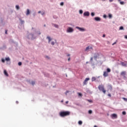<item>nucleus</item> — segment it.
<instances>
[{
	"label": "nucleus",
	"mask_w": 127,
	"mask_h": 127,
	"mask_svg": "<svg viewBox=\"0 0 127 127\" xmlns=\"http://www.w3.org/2000/svg\"><path fill=\"white\" fill-rule=\"evenodd\" d=\"M121 65H122V66H127V64H126V63H124V62H122V63H121Z\"/></svg>",
	"instance_id": "14"
},
{
	"label": "nucleus",
	"mask_w": 127,
	"mask_h": 127,
	"mask_svg": "<svg viewBox=\"0 0 127 127\" xmlns=\"http://www.w3.org/2000/svg\"><path fill=\"white\" fill-rule=\"evenodd\" d=\"M16 8L17 10H18V9H19V6L18 5H16Z\"/></svg>",
	"instance_id": "18"
},
{
	"label": "nucleus",
	"mask_w": 127,
	"mask_h": 127,
	"mask_svg": "<svg viewBox=\"0 0 127 127\" xmlns=\"http://www.w3.org/2000/svg\"><path fill=\"white\" fill-rule=\"evenodd\" d=\"M79 13H80V14H82V13H83V10H79Z\"/></svg>",
	"instance_id": "29"
},
{
	"label": "nucleus",
	"mask_w": 127,
	"mask_h": 127,
	"mask_svg": "<svg viewBox=\"0 0 127 127\" xmlns=\"http://www.w3.org/2000/svg\"><path fill=\"white\" fill-rule=\"evenodd\" d=\"M67 56H70V55H68Z\"/></svg>",
	"instance_id": "52"
},
{
	"label": "nucleus",
	"mask_w": 127,
	"mask_h": 127,
	"mask_svg": "<svg viewBox=\"0 0 127 127\" xmlns=\"http://www.w3.org/2000/svg\"><path fill=\"white\" fill-rule=\"evenodd\" d=\"M67 93H69V91H68V90H67L66 91V92H65V95H66V96H67Z\"/></svg>",
	"instance_id": "37"
},
{
	"label": "nucleus",
	"mask_w": 127,
	"mask_h": 127,
	"mask_svg": "<svg viewBox=\"0 0 127 127\" xmlns=\"http://www.w3.org/2000/svg\"><path fill=\"white\" fill-rule=\"evenodd\" d=\"M44 26L45 27V26H46V25H44Z\"/></svg>",
	"instance_id": "51"
},
{
	"label": "nucleus",
	"mask_w": 127,
	"mask_h": 127,
	"mask_svg": "<svg viewBox=\"0 0 127 127\" xmlns=\"http://www.w3.org/2000/svg\"><path fill=\"white\" fill-rule=\"evenodd\" d=\"M69 103V101H66L65 104H68Z\"/></svg>",
	"instance_id": "45"
},
{
	"label": "nucleus",
	"mask_w": 127,
	"mask_h": 127,
	"mask_svg": "<svg viewBox=\"0 0 127 127\" xmlns=\"http://www.w3.org/2000/svg\"><path fill=\"white\" fill-rule=\"evenodd\" d=\"M89 80H90V78H85V80L83 82V86H85V85H87V83H88Z\"/></svg>",
	"instance_id": "3"
},
{
	"label": "nucleus",
	"mask_w": 127,
	"mask_h": 127,
	"mask_svg": "<svg viewBox=\"0 0 127 127\" xmlns=\"http://www.w3.org/2000/svg\"><path fill=\"white\" fill-rule=\"evenodd\" d=\"M54 27L58 28V25L54 24Z\"/></svg>",
	"instance_id": "32"
},
{
	"label": "nucleus",
	"mask_w": 127,
	"mask_h": 127,
	"mask_svg": "<svg viewBox=\"0 0 127 127\" xmlns=\"http://www.w3.org/2000/svg\"><path fill=\"white\" fill-rule=\"evenodd\" d=\"M95 20H96V21H101V18L99 17H96L94 18Z\"/></svg>",
	"instance_id": "6"
},
{
	"label": "nucleus",
	"mask_w": 127,
	"mask_h": 127,
	"mask_svg": "<svg viewBox=\"0 0 127 127\" xmlns=\"http://www.w3.org/2000/svg\"><path fill=\"white\" fill-rule=\"evenodd\" d=\"M31 84H32V85H35V81H32Z\"/></svg>",
	"instance_id": "33"
},
{
	"label": "nucleus",
	"mask_w": 127,
	"mask_h": 127,
	"mask_svg": "<svg viewBox=\"0 0 127 127\" xmlns=\"http://www.w3.org/2000/svg\"><path fill=\"white\" fill-rule=\"evenodd\" d=\"M39 34H41V33H40Z\"/></svg>",
	"instance_id": "55"
},
{
	"label": "nucleus",
	"mask_w": 127,
	"mask_h": 127,
	"mask_svg": "<svg viewBox=\"0 0 127 127\" xmlns=\"http://www.w3.org/2000/svg\"><path fill=\"white\" fill-rule=\"evenodd\" d=\"M124 30V27L123 26H121L120 28V30Z\"/></svg>",
	"instance_id": "22"
},
{
	"label": "nucleus",
	"mask_w": 127,
	"mask_h": 127,
	"mask_svg": "<svg viewBox=\"0 0 127 127\" xmlns=\"http://www.w3.org/2000/svg\"><path fill=\"white\" fill-rule=\"evenodd\" d=\"M90 61H93V58H91Z\"/></svg>",
	"instance_id": "42"
},
{
	"label": "nucleus",
	"mask_w": 127,
	"mask_h": 127,
	"mask_svg": "<svg viewBox=\"0 0 127 127\" xmlns=\"http://www.w3.org/2000/svg\"><path fill=\"white\" fill-rule=\"evenodd\" d=\"M93 113V111H92V110H89L88 111V113L91 115V114H92Z\"/></svg>",
	"instance_id": "19"
},
{
	"label": "nucleus",
	"mask_w": 127,
	"mask_h": 127,
	"mask_svg": "<svg viewBox=\"0 0 127 127\" xmlns=\"http://www.w3.org/2000/svg\"><path fill=\"white\" fill-rule=\"evenodd\" d=\"M44 14H45V12H43V13H42V15H44Z\"/></svg>",
	"instance_id": "39"
},
{
	"label": "nucleus",
	"mask_w": 127,
	"mask_h": 127,
	"mask_svg": "<svg viewBox=\"0 0 127 127\" xmlns=\"http://www.w3.org/2000/svg\"><path fill=\"white\" fill-rule=\"evenodd\" d=\"M126 74H127V72H126V71H122V72L121 73V76H124V77H125V76H126Z\"/></svg>",
	"instance_id": "8"
},
{
	"label": "nucleus",
	"mask_w": 127,
	"mask_h": 127,
	"mask_svg": "<svg viewBox=\"0 0 127 127\" xmlns=\"http://www.w3.org/2000/svg\"><path fill=\"white\" fill-rule=\"evenodd\" d=\"M1 61H2V62L3 63H4V62H5V60H4V59H2L1 60Z\"/></svg>",
	"instance_id": "35"
},
{
	"label": "nucleus",
	"mask_w": 127,
	"mask_h": 127,
	"mask_svg": "<svg viewBox=\"0 0 127 127\" xmlns=\"http://www.w3.org/2000/svg\"><path fill=\"white\" fill-rule=\"evenodd\" d=\"M67 32H73V31H74V30L73 29V28H71V27H68L67 29Z\"/></svg>",
	"instance_id": "4"
},
{
	"label": "nucleus",
	"mask_w": 127,
	"mask_h": 127,
	"mask_svg": "<svg viewBox=\"0 0 127 127\" xmlns=\"http://www.w3.org/2000/svg\"><path fill=\"white\" fill-rule=\"evenodd\" d=\"M112 118H115V119H117L118 118V116L116 114H113L112 115Z\"/></svg>",
	"instance_id": "10"
},
{
	"label": "nucleus",
	"mask_w": 127,
	"mask_h": 127,
	"mask_svg": "<svg viewBox=\"0 0 127 127\" xmlns=\"http://www.w3.org/2000/svg\"><path fill=\"white\" fill-rule=\"evenodd\" d=\"M114 1V0H109V1L110 2H112V1Z\"/></svg>",
	"instance_id": "41"
},
{
	"label": "nucleus",
	"mask_w": 127,
	"mask_h": 127,
	"mask_svg": "<svg viewBox=\"0 0 127 127\" xmlns=\"http://www.w3.org/2000/svg\"><path fill=\"white\" fill-rule=\"evenodd\" d=\"M109 96H111V94H109Z\"/></svg>",
	"instance_id": "53"
},
{
	"label": "nucleus",
	"mask_w": 127,
	"mask_h": 127,
	"mask_svg": "<svg viewBox=\"0 0 127 127\" xmlns=\"http://www.w3.org/2000/svg\"><path fill=\"white\" fill-rule=\"evenodd\" d=\"M104 18H106V17H107V16H106V15H104Z\"/></svg>",
	"instance_id": "46"
},
{
	"label": "nucleus",
	"mask_w": 127,
	"mask_h": 127,
	"mask_svg": "<svg viewBox=\"0 0 127 127\" xmlns=\"http://www.w3.org/2000/svg\"><path fill=\"white\" fill-rule=\"evenodd\" d=\"M88 101L89 102V103H93V101L91 100H88Z\"/></svg>",
	"instance_id": "36"
},
{
	"label": "nucleus",
	"mask_w": 127,
	"mask_h": 127,
	"mask_svg": "<svg viewBox=\"0 0 127 127\" xmlns=\"http://www.w3.org/2000/svg\"><path fill=\"white\" fill-rule=\"evenodd\" d=\"M83 15L84 16H89V15H90V12H89L88 11L85 12L83 13Z\"/></svg>",
	"instance_id": "5"
},
{
	"label": "nucleus",
	"mask_w": 127,
	"mask_h": 127,
	"mask_svg": "<svg viewBox=\"0 0 127 127\" xmlns=\"http://www.w3.org/2000/svg\"><path fill=\"white\" fill-rule=\"evenodd\" d=\"M91 16H95V13L92 12V13H91Z\"/></svg>",
	"instance_id": "30"
},
{
	"label": "nucleus",
	"mask_w": 127,
	"mask_h": 127,
	"mask_svg": "<svg viewBox=\"0 0 127 127\" xmlns=\"http://www.w3.org/2000/svg\"><path fill=\"white\" fill-rule=\"evenodd\" d=\"M104 0V1H105V0Z\"/></svg>",
	"instance_id": "54"
},
{
	"label": "nucleus",
	"mask_w": 127,
	"mask_h": 127,
	"mask_svg": "<svg viewBox=\"0 0 127 127\" xmlns=\"http://www.w3.org/2000/svg\"><path fill=\"white\" fill-rule=\"evenodd\" d=\"M123 99L124 100V101H125V102H127V98H125V97H123Z\"/></svg>",
	"instance_id": "24"
},
{
	"label": "nucleus",
	"mask_w": 127,
	"mask_h": 127,
	"mask_svg": "<svg viewBox=\"0 0 127 127\" xmlns=\"http://www.w3.org/2000/svg\"><path fill=\"white\" fill-rule=\"evenodd\" d=\"M89 49H93V48L91 47L90 48H89Z\"/></svg>",
	"instance_id": "47"
},
{
	"label": "nucleus",
	"mask_w": 127,
	"mask_h": 127,
	"mask_svg": "<svg viewBox=\"0 0 127 127\" xmlns=\"http://www.w3.org/2000/svg\"><path fill=\"white\" fill-rule=\"evenodd\" d=\"M5 34H7V30H6L5 31Z\"/></svg>",
	"instance_id": "38"
},
{
	"label": "nucleus",
	"mask_w": 127,
	"mask_h": 127,
	"mask_svg": "<svg viewBox=\"0 0 127 127\" xmlns=\"http://www.w3.org/2000/svg\"><path fill=\"white\" fill-rule=\"evenodd\" d=\"M70 112L69 111H63L60 112V116L62 118H64V117H67V116H69Z\"/></svg>",
	"instance_id": "1"
},
{
	"label": "nucleus",
	"mask_w": 127,
	"mask_h": 127,
	"mask_svg": "<svg viewBox=\"0 0 127 127\" xmlns=\"http://www.w3.org/2000/svg\"><path fill=\"white\" fill-rule=\"evenodd\" d=\"M107 73H110V72H111V68H107Z\"/></svg>",
	"instance_id": "15"
},
{
	"label": "nucleus",
	"mask_w": 127,
	"mask_h": 127,
	"mask_svg": "<svg viewBox=\"0 0 127 127\" xmlns=\"http://www.w3.org/2000/svg\"><path fill=\"white\" fill-rule=\"evenodd\" d=\"M98 89L99 91H101L104 93V94H106V90H105V88L104 87V85H100L98 86Z\"/></svg>",
	"instance_id": "2"
},
{
	"label": "nucleus",
	"mask_w": 127,
	"mask_h": 127,
	"mask_svg": "<svg viewBox=\"0 0 127 127\" xmlns=\"http://www.w3.org/2000/svg\"><path fill=\"white\" fill-rule=\"evenodd\" d=\"M76 28H77V29H79L80 31H85V30L83 28H80L79 27H76Z\"/></svg>",
	"instance_id": "9"
},
{
	"label": "nucleus",
	"mask_w": 127,
	"mask_h": 127,
	"mask_svg": "<svg viewBox=\"0 0 127 127\" xmlns=\"http://www.w3.org/2000/svg\"><path fill=\"white\" fill-rule=\"evenodd\" d=\"M122 114H123V115H127V113L126 112V111H123V112H122Z\"/></svg>",
	"instance_id": "25"
},
{
	"label": "nucleus",
	"mask_w": 127,
	"mask_h": 127,
	"mask_svg": "<svg viewBox=\"0 0 127 127\" xmlns=\"http://www.w3.org/2000/svg\"><path fill=\"white\" fill-rule=\"evenodd\" d=\"M47 39H48V42L49 43H50V41H51L52 39L50 37H47Z\"/></svg>",
	"instance_id": "11"
},
{
	"label": "nucleus",
	"mask_w": 127,
	"mask_h": 127,
	"mask_svg": "<svg viewBox=\"0 0 127 127\" xmlns=\"http://www.w3.org/2000/svg\"><path fill=\"white\" fill-rule=\"evenodd\" d=\"M41 13V11H39V12H38V13Z\"/></svg>",
	"instance_id": "48"
},
{
	"label": "nucleus",
	"mask_w": 127,
	"mask_h": 127,
	"mask_svg": "<svg viewBox=\"0 0 127 127\" xmlns=\"http://www.w3.org/2000/svg\"><path fill=\"white\" fill-rule=\"evenodd\" d=\"M125 38H126V39H127V35L125 36Z\"/></svg>",
	"instance_id": "44"
},
{
	"label": "nucleus",
	"mask_w": 127,
	"mask_h": 127,
	"mask_svg": "<svg viewBox=\"0 0 127 127\" xmlns=\"http://www.w3.org/2000/svg\"><path fill=\"white\" fill-rule=\"evenodd\" d=\"M112 17H113V15H112V14H109V18H112Z\"/></svg>",
	"instance_id": "21"
},
{
	"label": "nucleus",
	"mask_w": 127,
	"mask_h": 127,
	"mask_svg": "<svg viewBox=\"0 0 127 127\" xmlns=\"http://www.w3.org/2000/svg\"><path fill=\"white\" fill-rule=\"evenodd\" d=\"M118 1H119L120 2H121V1H121V0H118Z\"/></svg>",
	"instance_id": "50"
},
{
	"label": "nucleus",
	"mask_w": 127,
	"mask_h": 127,
	"mask_svg": "<svg viewBox=\"0 0 127 127\" xmlns=\"http://www.w3.org/2000/svg\"><path fill=\"white\" fill-rule=\"evenodd\" d=\"M104 77H108L109 76V73L107 71H104L103 73Z\"/></svg>",
	"instance_id": "7"
},
{
	"label": "nucleus",
	"mask_w": 127,
	"mask_h": 127,
	"mask_svg": "<svg viewBox=\"0 0 127 127\" xmlns=\"http://www.w3.org/2000/svg\"><path fill=\"white\" fill-rule=\"evenodd\" d=\"M68 61H70V58H68Z\"/></svg>",
	"instance_id": "49"
},
{
	"label": "nucleus",
	"mask_w": 127,
	"mask_h": 127,
	"mask_svg": "<svg viewBox=\"0 0 127 127\" xmlns=\"http://www.w3.org/2000/svg\"><path fill=\"white\" fill-rule=\"evenodd\" d=\"M115 44H117V42H115V43H114L113 44H112V45H115Z\"/></svg>",
	"instance_id": "40"
},
{
	"label": "nucleus",
	"mask_w": 127,
	"mask_h": 127,
	"mask_svg": "<svg viewBox=\"0 0 127 127\" xmlns=\"http://www.w3.org/2000/svg\"><path fill=\"white\" fill-rule=\"evenodd\" d=\"M120 4H121L122 5H124V4H125V2L124 1H120Z\"/></svg>",
	"instance_id": "26"
},
{
	"label": "nucleus",
	"mask_w": 127,
	"mask_h": 127,
	"mask_svg": "<svg viewBox=\"0 0 127 127\" xmlns=\"http://www.w3.org/2000/svg\"><path fill=\"white\" fill-rule=\"evenodd\" d=\"M51 44L52 45H54V44H55V43L54 42H52Z\"/></svg>",
	"instance_id": "34"
},
{
	"label": "nucleus",
	"mask_w": 127,
	"mask_h": 127,
	"mask_svg": "<svg viewBox=\"0 0 127 127\" xmlns=\"http://www.w3.org/2000/svg\"><path fill=\"white\" fill-rule=\"evenodd\" d=\"M103 37H106V35L105 34L103 35Z\"/></svg>",
	"instance_id": "43"
},
{
	"label": "nucleus",
	"mask_w": 127,
	"mask_h": 127,
	"mask_svg": "<svg viewBox=\"0 0 127 127\" xmlns=\"http://www.w3.org/2000/svg\"><path fill=\"white\" fill-rule=\"evenodd\" d=\"M4 74L7 77H8V73H7V71L6 70H4Z\"/></svg>",
	"instance_id": "12"
},
{
	"label": "nucleus",
	"mask_w": 127,
	"mask_h": 127,
	"mask_svg": "<svg viewBox=\"0 0 127 127\" xmlns=\"http://www.w3.org/2000/svg\"><path fill=\"white\" fill-rule=\"evenodd\" d=\"M89 49H90V47H86V48L85 49V51H87V50H89Z\"/></svg>",
	"instance_id": "28"
},
{
	"label": "nucleus",
	"mask_w": 127,
	"mask_h": 127,
	"mask_svg": "<svg viewBox=\"0 0 127 127\" xmlns=\"http://www.w3.org/2000/svg\"><path fill=\"white\" fill-rule=\"evenodd\" d=\"M60 5H61L62 6H63V5H64V2H61Z\"/></svg>",
	"instance_id": "20"
},
{
	"label": "nucleus",
	"mask_w": 127,
	"mask_h": 127,
	"mask_svg": "<svg viewBox=\"0 0 127 127\" xmlns=\"http://www.w3.org/2000/svg\"><path fill=\"white\" fill-rule=\"evenodd\" d=\"M6 61H9L10 60V59H9V58H6L5 59Z\"/></svg>",
	"instance_id": "23"
},
{
	"label": "nucleus",
	"mask_w": 127,
	"mask_h": 127,
	"mask_svg": "<svg viewBox=\"0 0 127 127\" xmlns=\"http://www.w3.org/2000/svg\"><path fill=\"white\" fill-rule=\"evenodd\" d=\"M30 14V11H29V9H27L26 15H28Z\"/></svg>",
	"instance_id": "13"
},
{
	"label": "nucleus",
	"mask_w": 127,
	"mask_h": 127,
	"mask_svg": "<svg viewBox=\"0 0 127 127\" xmlns=\"http://www.w3.org/2000/svg\"><path fill=\"white\" fill-rule=\"evenodd\" d=\"M18 64L19 66H21L22 64L21 63V62H19Z\"/></svg>",
	"instance_id": "31"
},
{
	"label": "nucleus",
	"mask_w": 127,
	"mask_h": 127,
	"mask_svg": "<svg viewBox=\"0 0 127 127\" xmlns=\"http://www.w3.org/2000/svg\"><path fill=\"white\" fill-rule=\"evenodd\" d=\"M78 96H79V97H82V96H83V95L80 93H78Z\"/></svg>",
	"instance_id": "27"
},
{
	"label": "nucleus",
	"mask_w": 127,
	"mask_h": 127,
	"mask_svg": "<svg viewBox=\"0 0 127 127\" xmlns=\"http://www.w3.org/2000/svg\"><path fill=\"white\" fill-rule=\"evenodd\" d=\"M82 124H83V122L81 121H79L78 122V125H79L80 126L82 125Z\"/></svg>",
	"instance_id": "16"
},
{
	"label": "nucleus",
	"mask_w": 127,
	"mask_h": 127,
	"mask_svg": "<svg viewBox=\"0 0 127 127\" xmlns=\"http://www.w3.org/2000/svg\"><path fill=\"white\" fill-rule=\"evenodd\" d=\"M92 82L94 81H96V77H93L92 78Z\"/></svg>",
	"instance_id": "17"
}]
</instances>
